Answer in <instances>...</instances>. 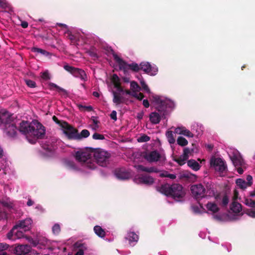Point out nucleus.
<instances>
[{"label": "nucleus", "instance_id": "nucleus-1", "mask_svg": "<svg viewBox=\"0 0 255 255\" xmlns=\"http://www.w3.org/2000/svg\"><path fill=\"white\" fill-rule=\"evenodd\" d=\"M89 149L91 153H89L88 151H77L75 155L76 159L88 168L94 169L96 167V165L91 158L92 153L98 164L102 167L107 166L109 164L111 157L110 153L100 148H90Z\"/></svg>", "mask_w": 255, "mask_h": 255}, {"label": "nucleus", "instance_id": "nucleus-2", "mask_svg": "<svg viewBox=\"0 0 255 255\" xmlns=\"http://www.w3.org/2000/svg\"><path fill=\"white\" fill-rule=\"evenodd\" d=\"M156 190L166 196L172 197L176 201H182L185 195L182 186L179 184H164L156 187Z\"/></svg>", "mask_w": 255, "mask_h": 255}, {"label": "nucleus", "instance_id": "nucleus-3", "mask_svg": "<svg viewBox=\"0 0 255 255\" xmlns=\"http://www.w3.org/2000/svg\"><path fill=\"white\" fill-rule=\"evenodd\" d=\"M45 134V129L44 127L39 123L33 122L32 129L30 131L28 141L30 143L34 144L36 143L37 139L43 138Z\"/></svg>", "mask_w": 255, "mask_h": 255}, {"label": "nucleus", "instance_id": "nucleus-4", "mask_svg": "<svg viewBox=\"0 0 255 255\" xmlns=\"http://www.w3.org/2000/svg\"><path fill=\"white\" fill-rule=\"evenodd\" d=\"M190 189L193 196L196 200H201L206 196V189L202 184L193 185Z\"/></svg>", "mask_w": 255, "mask_h": 255}, {"label": "nucleus", "instance_id": "nucleus-5", "mask_svg": "<svg viewBox=\"0 0 255 255\" xmlns=\"http://www.w3.org/2000/svg\"><path fill=\"white\" fill-rule=\"evenodd\" d=\"M210 164L220 174L225 173L227 170V166L225 161L221 158H212L210 160Z\"/></svg>", "mask_w": 255, "mask_h": 255}, {"label": "nucleus", "instance_id": "nucleus-6", "mask_svg": "<svg viewBox=\"0 0 255 255\" xmlns=\"http://www.w3.org/2000/svg\"><path fill=\"white\" fill-rule=\"evenodd\" d=\"M64 69L72 74L74 76L79 78L84 81L87 80V76L85 72L81 69L75 68L68 65H64Z\"/></svg>", "mask_w": 255, "mask_h": 255}, {"label": "nucleus", "instance_id": "nucleus-7", "mask_svg": "<svg viewBox=\"0 0 255 255\" xmlns=\"http://www.w3.org/2000/svg\"><path fill=\"white\" fill-rule=\"evenodd\" d=\"M62 130L68 139L70 140H76L78 129L69 125L67 122L63 123Z\"/></svg>", "mask_w": 255, "mask_h": 255}, {"label": "nucleus", "instance_id": "nucleus-8", "mask_svg": "<svg viewBox=\"0 0 255 255\" xmlns=\"http://www.w3.org/2000/svg\"><path fill=\"white\" fill-rule=\"evenodd\" d=\"M14 122V118L12 115L7 111L1 110L0 111V127H5L6 125Z\"/></svg>", "mask_w": 255, "mask_h": 255}, {"label": "nucleus", "instance_id": "nucleus-9", "mask_svg": "<svg viewBox=\"0 0 255 255\" xmlns=\"http://www.w3.org/2000/svg\"><path fill=\"white\" fill-rule=\"evenodd\" d=\"M141 156L149 162H156L161 157L160 154L156 150L143 152Z\"/></svg>", "mask_w": 255, "mask_h": 255}, {"label": "nucleus", "instance_id": "nucleus-10", "mask_svg": "<svg viewBox=\"0 0 255 255\" xmlns=\"http://www.w3.org/2000/svg\"><path fill=\"white\" fill-rule=\"evenodd\" d=\"M140 70L151 76L155 75L158 72L157 68L152 67L147 62H142L140 63L139 70Z\"/></svg>", "mask_w": 255, "mask_h": 255}, {"label": "nucleus", "instance_id": "nucleus-11", "mask_svg": "<svg viewBox=\"0 0 255 255\" xmlns=\"http://www.w3.org/2000/svg\"><path fill=\"white\" fill-rule=\"evenodd\" d=\"M32 125H33V123H29L24 121H22L20 123L19 131L26 136L28 141V138H29L30 131L32 129Z\"/></svg>", "mask_w": 255, "mask_h": 255}, {"label": "nucleus", "instance_id": "nucleus-12", "mask_svg": "<svg viewBox=\"0 0 255 255\" xmlns=\"http://www.w3.org/2000/svg\"><path fill=\"white\" fill-rule=\"evenodd\" d=\"M31 248L28 245H18L15 247L13 252L16 255H30Z\"/></svg>", "mask_w": 255, "mask_h": 255}, {"label": "nucleus", "instance_id": "nucleus-13", "mask_svg": "<svg viewBox=\"0 0 255 255\" xmlns=\"http://www.w3.org/2000/svg\"><path fill=\"white\" fill-rule=\"evenodd\" d=\"M114 60L118 63L120 70H123L124 72H126L128 70V64L121 58L113 50V49H110Z\"/></svg>", "mask_w": 255, "mask_h": 255}, {"label": "nucleus", "instance_id": "nucleus-14", "mask_svg": "<svg viewBox=\"0 0 255 255\" xmlns=\"http://www.w3.org/2000/svg\"><path fill=\"white\" fill-rule=\"evenodd\" d=\"M31 223L32 220L30 219H26L23 220L19 221L14 226L16 229H21L24 232H26L30 230Z\"/></svg>", "mask_w": 255, "mask_h": 255}, {"label": "nucleus", "instance_id": "nucleus-15", "mask_svg": "<svg viewBox=\"0 0 255 255\" xmlns=\"http://www.w3.org/2000/svg\"><path fill=\"white\" fill-rule=\"evenodd\" d=\"M1 128L3 132L9 137H14L17 132V128L14 122L8 124L5 127H2Z\"/></svg>", "mask_w": 255, "mask_h": 255}, {"label": "nucleus", "instance_id": "nucleus-16", "mask_svg": "<svg viewBox=\"0 0 255 255\" xmlns=\"http://www.w3.org/2000/svg\"><path fill=\"white\" fill-rule=\"evenodd\" d=\"M115 176L121 180L128 179L130 177V173L125 168H121L116 169L115 171Z\"/></svg>", "mask_w": 255, "mask_h": 255}, {"label": "nucleus", "instance_id": "nucleus-17", "mask_svg": "<svg viewBox=\"0 0 255 255\" xmlns=\"http://www.w3.org/2000/svg\"><path fill=\"white\" fill-rule=\"evenodd\" d=\"M138 179L139 183L146 185H151L154 182V178L147 174L140 175Z\"/></svg>", "mask_w": 255, "mask_h": 255}, {"label": "nucleus", "instance_id": "nucleus-18", "mask_svg": "<svg viewBox=\"0 0 255 255\" xmlns=\"http://www.w3.org/2000/svg\"><path fill=\"white\" fill-rule=\"evenodd\" d=\"M112 94L113 95V102L116 105H119L122 103H126V100L121 95V93L115 91H112Z\"/></svg>", "mask_w": 255, "mask_h": 255}, {"label": "nucleus", "instance_id": "nucleus-19", "mask_svg": "<svg viewBox=\"0 0 255 255\" xmlns=\"http://www.w3.org/2000/svg\"><path fill=\"white\" fill-rule=\"evenodd\" d=\"M230 158L236 167L242 166L245 164L243 159L240 155H234L231 156Z\"/></svg>", "mask_w": 255, "mask_h": 255}, {"label": "nucleus", "instance_id": "nucleus-20", "mask_svg": "<svg viewBox=\"0 0 255 255\" xmlns=\"http://www.w3.org/2000/svg\"><path fill=\"white\" fill-rule=\"evenodd\" d=\"M149 120L152 124H157L161 120V116L156 112H152L149 116Z\"/></svg>", "mask_w": 255, "mask_h": 255}, {"label": "nucleus", "instance_id": "nucleus-21", "mask_svg": "<svg viewBox=\"0 0 255 255\" xmlns=\"http://www.w3.org/2000/svg\"><path fill=\"white\" fill-rule=\"evenodd\" d=\"M230 209L234 213H239L242 211V206L240 203L234 201L230 206Z\"/></svg>", "mask_w": 255, "mask_h": 255}, {"label": "nucleus", "instance_id": "nucleus-22", "mask_svg": "<svg viewBox=\"0 0 255 255\" xmlns=\"http://www.w3.org/2000/svg\"><path fill=\"white\" fill-rule=\"evenodd\" d=\"M206 195L209 197L215 196V189L211 183H207L206 185Z\"/></svg>", "mask_w": 255, "mask_h": 255}, {"label": "nucleus", "instance_id": "nucleus-23", "mask_svg": "<svg viewBox=\"0 0 255 255\" xmlns=\"http://www.w3.org/2000/svg\"><path fill=\"white\" fill-rule=\"evenodd\" d=\"M206 208L208 211L216 213L219 211V208L217 205L215 203L208 202L206 205Z\"/></svg>", "mask_w": 255, "mask_h": 255}, {"label": "nucleus", "instance_id": "nucleus-24", "mask_svg": "<svg viewBox=\"0 0 255 255\" xmlns=\"http://www.w3.org/2000/svg\"><path fill=\"white\" fill-rule=\"evenodd\" d=\"M126 239L128 240L129 244L132 243H137L138 240V236L134 232H129L128 233Z\"/></svg>", "mask_w": 255, "mask_h": 255}, {"label": "nucleus", "instance_id": "nucleus-25", "mask_svg": "<svg viewBox=\"0 0 255 255\" xmlns=\"http://www.w3.org/2000/svg\"><path fill=\"white\" fill-rule=\"evenodd\" d=\"M187 165L195 171H198L200 168V165L194 159H190L187 161Z\"/></svg>", "mask_w": 255, "mask_h": 255}, {"label": "nucleus", "instance_id": "nucleus-26", "mask_svg": "<svg viewBox=\"0 0 255 255\" xmlns=\"http://www.w3.org/2000/svg\"><path fill=\"white\" fill-rule=\"evenodd\" d=\"M94 231L95 234L101 238H104L106 236V233L104 229L100 226H96L94 228Z\"/></svg>", "mask_w": 255, "mask_h": 255}, {"label": "nucleus", "instance_id": "nucleus-27", "mask_svg": "<svg viewBox=\"0 0 255 255\" xmlns=\"http://www.w3.org/2000/svg\"><path fill=\"white\" fill-rule=\"evenodd\" d=\"M90 135V132L87 129H83L80 133H78L77 132L76 140H81L83 138H87Z\"/></svg>", "mask_w": 255, "mask_h": 255}, {"label": "nucleus", "instance_id": "nucleus-28", "mask_svg": "<svg viewBox=\"0 0 255 255\" xmlns=\"http://www.w3.org/2000/svg\"><path fill=\"white\" fill-rule=\"evenodd\" d=\"M31 51L34 53H40L41 54L45 56H48L51 55L49 52L44 49L35 47H33L31 48Z\"/></svg>", "mask_w": 255, "mask_h": 255}, {"label": "nucleus", "instance_id": "nucleus-29", "mask_svg": "<svg viewBox=\"0 0 255 255\" xmlns=\"http://www.w3.org/2000/svg\"><path fill=\"white\" fill-rule=\"evenodd\" d=\"M181 178H185L187 180H193L196 178V176L190 172H184L181 174L180 175Z\"/></svg>", "mask_w": 255, "mask_h": 255}, {"label": "nucleus", "instance_id": "nucleus-30", "mask_svg": "<svg viewBox=\"0 0 255 255\" xmlns=\"http://www.w3.org/2000/svg\"><path fill=\"white\" fill-rule=\"evenodd\" d=\"M236 184L237 185L242 189H245L247 188V187L250 186L248 185L247 182L243 179H238L236 180Z\"/></svg>", "mask_w": 255, "mask_h": 255}, {"label": "nucleus", "instance_id": "nucleus-31", "mask_svg": "<svg viewBox=\"0 0 255 255\" xmlns=\"http://www.w3.org/2000/svg\"><path fill=\"white\" fill-rule=\"evenodd\" d=\"M166 137L168 139V142L170 144H173L175 142V139L174 137L173 132L171 130H168L166 133Z\"/></svg>", "mask_w": 255, "mask_h": 255}, {"label": "nucleus", "instance_id": "nucleus-32", "mask_svg": "<svg viewBox=\"0 0 255 255\" xmlns=\"http://www.w3.org/2000/svg\"><path fill=\"white\" fill-rule=\"evenodd\" d=\"M130 86L132 91H135V92H137L141 90V87L138 85L136 82L134 81H132L130 82Z\"/></svg>", "mask_w": 255, "mask_h": 255}, {"label": "nucleus", "instance_id": "nucleus-33", "mask_svg": "<svg viewBox=\"0 0 255 255\" xmlns=\"http://www.w3.org/2000/svg\"><path fill=\"white\" fill-rule=\"evenodd\" d=\"M140 64L138 65L136 63L128 64V69H130L133 72H137L139 71Z\"/></svg>", "mask_w": 255, "mask_h": 255}, {"label": "nucleus", "instance_id": "nucleus-34", "mask_svg": "<svg viewBox=\"0 0 255 255\" xmlns=\"http://www.w3.org/2000/svg\"><path fill=\"white\" fill-rule=\"evenodd\" d=\"M197 150L198 149L195 150L194 148H192L191 149H189L188 147L185 148L183 150V155L188 159L189 157L188 155L189 153H191V152H197Z\"/></svg>", "mask_w": 255, "mask_h": 255}, {"label": "nucleus", "instance_id": "nucleus-35", "mask_svg": "<svg viewBox=\"0 0 255 255\" xmlns=\"http://www.w3.org/2000/svg\"><path fill=\"white\" fill-rule=\"evenodd\" d=\"M177 144L181 146H185L188 144L187 140L182 136H179L177 139Z\"/></svg>", "mask_w": 255, "mask_h": 255}, {"label": "nucleus", "instance_id": "nucleus-36", "mask_svg": "<svg viewBox=\"0 0 255 255\" xmlns=\"http://www.w3.org/2000/svg\"><path fill=\"white\" fill-rule=\"evenodd\" d=\"M16 230V228L13 226L12 229L7 234V238L9 240H15V231Z\"/></svg>", "mask_w": 255, "mask_h": 255}, {"label": "nucleus", "instance_id": "nucleus-37", "mask_svg": "<svg viewBox=\"0 0 255 255\" xmlns=\"http://www.w3.org/2000/svg\"><path fill=\"white\" fill-rule=\"evenodd\" d=\"M52 233L55 235H58L61 232V227L59 224H55L52 228Z\"/></svg>", "mask_w": 255, "mask_h": 255}, {"label": "nucleus", "instance_id": "nucleus-38", "mask_svg": "<svg viewBox=\"0 0 255 255\" xmlns=\"http://www.w3.org/2000/svg\"><path fill=\"white\" fill-rule=\"evenodd\" d=\"M156 109L161 114L162 112H164L166 109V105L165 101L162 103L157 104V106L156 107Z\"/></svg>", "mask_w": 255, "mask_h": 255}, {"label": "nucleus", "instance_id": "nucleus-39", "mask_svg": "<svg viewBox=\"0 0 255 255\" xmlns=\"http://www.w3.org/2000/svg\"><path fill=\"white\" fill-rule=\"evenodd\" d=\"M244 203L250 207L255 208V201L251 199L245 198Z\"/></svg>", "mask_w": 255, "mask_h": 255}, {"label": "nucleus", "instance_id": "nucleus-40", "mask_svg": "<svg viewBox=\"0 0 255 255\" xmlns=\"http://www.w3.org/2000/svg\"><path fill=\"white\" fill-rule=\"evenodd\" d=\"M23 232V230L19 229L15 231V239H21L24 237V234Z\"/></svg>", "mask_w": 255, "mask_h": 255}, {"label": "nucleus", "instance_id": "nucleus-41", "mask_svg": "<svg viewBox=\"0 0 255 255\" xmlns=\"http://www.w3.org/2000/svg\"><path fill=\"white\" fill-rule=\"evenodd\" d=\"M151 100L156 105L162 103L164 101L162 100L159 96L152 95L151 96Z\"/></svg>", "mask_w": 255, "mask_h": 255}, {"label": "nucleus", "instance_id": "nucleus-42", "mask_svg": "<svg viewBox=\"0 0 255 255\" xmlns=\"http://www.w3.org/2000/svg\"><path fill=\"white\" fill-rule=\"evenodd\" d=\"M187 160L185 157H184L183 155L180 156L178 158L175 159L174 161L177 162L180 165H183L185 164V161Z\"/></svg>", "mask_w": 255, "mask_h": 255}, {"label": "nucleus", "instance_id": "nucleus-43", "mask_svg": "<svg viewBox=\"0 0 255 255\" xmlns=\"http://www.w3.org/2000/svg\"><path fill=\"white\" fill-rule=\"evenodd\" d=\"M149 136L146 134H143L137 138V141L139 142H147L150 140Z\"/></svg>", "mask_w": 255, "mask_h": 255}, {"label": "nucleus", "instance_id": "nucleus-44", "mask_svg": "<svg viewBox=\"0 0 255 255\" xmlns=\"http://www.w3.org/2000/svg\"><path fill=\"white\" fill-rule=\"evenodd\" d=\"M1 205L7 208L10 209L13 207V204L10 201L7 200H2L1 201Z\"/></svg>", "mask_w": 255, "mask_h": 255}, {"label": "nucleus", "instance_id": "nucleus-45", "mask_svg": "<svg viewBox=\"0 0 255 255\" xmlns=\"http://www.w3.org/2000/svg\"><path fill=\"white\" fill-rule=\"evenodd\" d=\"M140 83L142 90H143L146 92L149 93L150 92V89L144 81L142 79L140 81Z\"/></svg>", "mask_w": 255, "mask_h": 255}, {"label": "nucleus", "instance_id": "nucleus-46", "mask_svg": "<svg viewBox=\"0 0 255 255\" xmlns=\"http://www.w3.org/2000/svg\"><path fill=\"white\" fill-rule=\"evenodd\" d=\"M77 106L79 109L81 111L83 110V109L86 110L88 112H91L93 110V108L91 106H86L81 104H79Z\"/></svg>", "mask_w": 255, "mask_h": 255}, {"label": "nucleus", "instance_id": "nucleus-47", "mask_svg": "<svg viewBox=\"0 0 255 255\" xmlns=\"http://www.w3.org/2000/svg\"><path fill=\"white\" fill-rule=\"evenodd\" d=\"M66 166L70 169L77 170V167L73 161H67L66 162Z\"/></svg>", "mask_w": 255, "mask_h": 255}, {"label": "nucleus", "instance_id": "nucleus-48", "mask_svg": "<svg viewBox=\"0 0 255 255\" xmlns=\"http://www.w3.org/2000/svg\"><path fill=\"white\" fill-rule=\"evenodd\" d=\"M92 137L95 140H103L105 139V136L103 134L97 132L94 133L92 135Z\"/></svg>", "mask_w": 255, "mask_h": 255}, {"label": "nucleus", "instance_id": "nucleus-49", "mask_svg": "<svg viewBox=\"0 0 255 255\" xmlns=\"http://www.w3.org/2000/svg\"><path fill=\"white\" fill-rule=\"evenodd\" d=\"M26 85L30 88H35L36 86V83L31 80H25Z\"/></svg>", "mask_w": 255, "mask_h": 255}, {"label": "nucleus", "instance_id": "nucleus-50", "mask_svg": "<svg viewBox=\"0 0 255 255\" xmlns=\"http://www.w3.org/2000/svg\"><path fill=\"white\" fill-rule=\"evenodd\" d=\"M52 120H53V121H54L57 124H58L59 126L61 127V128H62V125H63V123H66V122L65 121H61V120H58V119L55 116H53L52 117Z\"/></svg>", "mask_w": 255, "mask_h": 255}, {"label": "nucleus", "instance_id": "nucleus-51", "mask_svg": "<svg viewBox=\"0 0 255 255\" xmlns=\"http://www.w3.org/2000/svg\"><path fill=\"white\" fill-rule=\"evenodd\" d=\"M182 134L189 137H193L194 136V134L186 128L184 129Z\"/></svg>", "mask_w": 255, "mask_h": 255}, {"label": "nucleus", "instance_id": "nucleus-52", "mask_svg": "<svg viewBox=\"0 0 255 255\" xmlns=\"http://www.w3.org/2000/svg\"><path fill=\"white\" fill-rule=\"evenodd\" d=\"M229 199L228 196L227 195H224L223 197L222 201V206L224 207L227 206V205L229 203Z\"/></svg>", "mask_w": 255, "mask_h": 255}, {"label": "nucleus", "instance_id": "nucleus-53", "mask_svg": "<svg viewBox=\"0 0 255 255\" xmlns=\"http://www.w3.org/2000/svg\"><path fill=\"white\" fill-rule=\"evenodd\" d=\"M160 176L161 177H168L171 179H174L176 178V176L175 174H169L166 173V174L162 173L160 174Z\"/></svg>", "mask_w": 255, "mask_h": 255}, {"label": "nucleus", "instance_id": "nucleus-54", "mask_svg": "<svg viewBox=\"0 0 255 255\" xmlns=\"http://www.w3.org/2000/svg\"><path fill=\"white\" fill-rule=\"evenodd\" d=\"M41 77L44 80H48L50 79V77L48 71H45L42 73Z\"/></svg>", "mask_w": 255, "mask_h": 255}, {"label": "nucleus", "instance_id": "nucleus-55", "mask_svg": "<svg viewBox=\"0 0 255 255\" xmlns=\"http://www.w3.org/2000/svg\"><path fill=\"white\" fill-rule=\"evenodd\" d=\"M134 94H135L136 96H133V97L136 98V99L139 101L142 100L144 97V95L141 93H137V92H135Z\"/></svg>", "mask_w": 255, "mask_h": 255}, {"label": "nucleus", "instance_id": "nucleus-56", "mask_svg": "<svg viewBox=\"0 0 255 255\" xmlns=\"http://www.w3.org/2000/svg\"><path fill=\"white\" fill-rule=\"evenodd\" d=\"M9 247V245L6 243H0V251H3L7 249Z\"/></svg>", "mask_w": 255, "mask_h": 255}, {"label": "nucleus", "instance_id": "nucleus-57", "mask_svg": "<svg viewBox=\"0 0 255 255\" xmlns=\"http://www.w3.org/2000/svg\"><path fill=\"white\" fill-rule=\"evenodd\" d=\"M185 128L184 127H178L175 128V132L179 134H182Z\"/></svg>", "mask_w": 255, "mask_h": 255}, {"label": "nucleus", "instance_id": "nucleus-58", "mask_svg": "<svg viewBox=\"0 0 255 255\" xmlns=\"http://www.w3.org/2000/svg\"><path fill=\"white\" fill-rule=\"evenodd\" d=\"M88 53L94 59H96L98 58L97 54L94 51H89L88 52Z\"/></svg>", "mask_w": 255, "mask_h": 255}, {"label": "nucleus", "instance_id": "nucleus-59", "mask_svg": "<svg viewBox=\"0 0 255 255\" xmlns=\"http://www.w3.org/2000/svg\"><path fill=\"white\" fill-rule=\"evenodd\" d=\"M134 167L138 171H141L145 172V167L142 165H135Z\"/></svg>", "mask_w": 255, "mask_h": 255}, {"label": "nucleus", "instance_id": "nucleus-60", "mask_svg": "<svg viewBox=\"0 0 255 255\" xmlns=\"http://www.w3.org/2000/svg\"><path fill=\"white\" fill-rule=\"evenodd\" d=\"M145 172H148V173H152V172H156L157 171H156V168L154 167H152L148 168V167H145Z\"/></svg>", "mask_w": 255, "mask_h": 255}, {"label": "nucleus", "instance_id": "nucleus-61", "mask_svg": "<svg viewBox=\"0 0 255 255\" xmlns=\"http://www.w3.org/2000/svg\"><path fill=\"white\" fill-rule=\"evenodd\" d=\"M110 117L111 118L114 120L115 121H117V112L116 111H113L112 113L110 114Z\"/></svg>", "mask_w": 255, "mask_h": 255}, {"label": "nucleus", "instance_id": "nucleus-62", "mask_svg": "<svg viewBox=\"0 0 255 255\" xmlns=\"http://www.w3.org/2000/svg\"><path fill=\"white\" fill-rule=\"evenodd\" d=\"M247 182L248 184V185L251 186L252 185V184H253V182H252L253 177H252V176L251 175H248L247 176Z\"/></svg>", "mask_w": 255, "mask_h": 255}, {"label": "nucleus", "instance_id": "nucleus-63", "mask_svg": "<svg viewBox=\"0 0 255 255\" xmlns=\"http://www.w3.org/2000/svg\"><path fill=\"white\" fill-rule=\"evenodd\" d=\"M7 6V3L5 0H0V7L5 8Z\"/></svg>", "mask_w": 255, "mask_h": 255}, {"label": "nucleus", "instance_id": "nucleus-64", "mask_svg": "<svg viewBox=\"0 0 255 255\" xmlns=\"http://www.w3.org/2000/svg\"><path fill=\"white\" fill-rule=\"evenodd\" d=\"M91 120L93 122V125H99L100 121L98 120V117L92 116L91 117Z\"/></svg>", "mask_w": 255, "mask_h": 255}]
</instances>
